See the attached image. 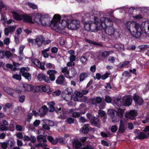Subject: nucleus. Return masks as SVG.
<instances>
[{
  "label": "nucleus",
  "instance_id": "nucleus-9",
  "mask_svg": "<svg viewBox=\"0 0 149 149\" xmlns=\"http://www.w3.org/2000/svg\"><path fill=\"white\" fill-rule=\"evenodd\" d=\"M73 148L74 149H80L82 146L81 142L76 139L72 141Z\"/></svg>",
  "mask_w": 149,
  "mask_h": 149
},
{
  "label": "nucleus",
  "instance_id": "nucleus-44",
  "mask_svg": "<svg viewBox=\"0 0 149 149\" xmlns=\"http://www.w3.org/2000/svg\"><path fill=\"white\" fill-rule=\"evenodd\" d=\"M116 48L117 50L119 52H122L124 50V47L123 45H118Z\"/></svg>",
  "mask_w": 149,
  "mask_h": 149
},
{
  "label": "nucleus",
  "instance_id": "nucleus-42",
  "mask_svg": "<svg viewBox=\"0 0 149 149\" xmlns=\"http://www.w3.org/2000/svg\"><path fill=\"white\" fill-rule=\"evenodd\" d=\"M9 140H7L6 142H4L2 143L1 146L3 149H6L8 147Z\"/></svg>",
  "mask_w": 149,
  "mask_h": 149
},
{
  "label": "nucleus",
  "instance_id": "nucleus-63",
  "mask_svg": "<svg viewBox=\"0 0 149 149\" xmlns=\"http://www.w3.org/2000/svg\"><path fill=\"white\" fill-rule=\"evenodd\" d=\"M25 99V96L24 95L20 96L19 98V101L21 103H23L24 102Z\"/></svg>",
  "mask_w": 149,
  "mask_h": 149
},
{
  "label": "nucleus",
  "instance_id": "nucleus-36",
  "mask_svg": "<svg viewBox=\"0 0 149 149\" xmlns=\"http://www.w3.org/2000/svg\"><path fill=\"white\" fill-rule=\"evenodd\" d=\"M14 89L10 88H7L5 89V92L11 96L13 95V91Z\"/></svg>",
  "mask_w": 149,
  "mask_h": 149
},
{
  "label": "nucleus",
  "instance_id": "nucleus-26",
  "mask_svg": "<svg viewBox=\"0 0 149 149\" xmlns=\"http://www.w3.org/2000/svg\"><path fill=\"white\" fill-rule=\"evenodd\" d=\"M132 99L130 97L127 98L124 101V106H129L132 104Z\"/></svg>",
  "mask_w": 149,
  "mask_h": 149
},
{
  "label": "nucleus",
  "instance_id": "nucleus-28",
  "mask_svg": "<svg viewBox=\"0 0 149 149\" xmlns=\"http://www.w3.org/2000/svg\"><path fill=\"white\" fill-rule=\"evenodd\" d=\"M22 91L19 89L17 90H13V95L12 96L13 97L16 98L20 95V94H21Z\"/></svg>",
  "mask_w": 149,
  "mask_h": 149
},
{
  "label": "nucleus",
  "instance_id": "nucleus-57",
  "mask_svg": "<svg viewBox=\"0 0 149 149\" xmlns=\"http://www.w3.org/2000/svg\"><path fill=\"white\" fill-rule=\"evenodd\" d=\"M84 94V90L82 91V93L80 92H78L77 93L76 95L79 97L80 98L83 96V95Z\"/></svg>",
  "mask_w": 149,
  "mask_h": 149
},
{
  "label": "nucleus",
  "instance_id": "nucleus-40",
  "mask_svg": "<svg viewBox=\"0 0 149 149\" xmlns=\"http://www.w3.org/2000/svg\"><path fill=\"white\" fill-rule=\"evenodd\" d=\"M47 19L46 18L42 17L40 21L41 23H40L39 25H40L43 26H46L47 25V23L46 22V20Z\"/></svg>",
  "mask_w": 149,
  "mask_h": 149
},
{
  "label": "nucleus",
  "instance_id": "nucleus-18",
  "mask_svg": "<svg viewBox=\"0 0 149 149\" xmlns=\"http://www.w3.org/2000/svg\"><path fill=\"white\" fill-rule=\"evenodd\" d=\"M137 112L135 110H131L127 113L128 117L132 120H133L137 115Z\"/></svg>",
  "mask_w": 149,
  "mask_h": 149
},
{
  "label": "nucleus",
  "instance_id": "nucleus-64",
  "mask_svg": "<svg viewBox=\"0 0 149 149\" xmlns=\"http://www.w3.org/2000/svg\"><path fill=\"white\" fill-rule=\"evenodd\" d=\"M143 131L145 132H148V136L149 137V125L146 126L144 129Z\"/></svg>",
  "mask_w": 149,
  "mask_h": 149
},
{
  "label": "nucleus",
  "instance_id": "nucleus-34",
  "mask_svg": "<svg viewBox=\"0 0 149 149\" xmlns=\"http://www.w3.org/2000/svg\"><path fill=\"white\" fill-rule=\"evenodd\" d=\"M70 70L71 72L70 74V77L72 78L74 77L77 74V73L76 70L74 68H72Z\"/></svg>",
  "mask_w": 149,
  "mask_h": 149
},
{
  "label": "nucleus",
  "instance_id": "nucleus-30",
  "mask_svg": "<svg viewBox=\"0 0 149 149\" xmlns=\"http://www.w3.org/2000/svg\"><path fill=\"white\" fill-rule=\"evenodd\" d=\"M40 92H45L48 94L50 92V89H47L46 88V86H40Z\"/></svg>",
  "mask_w": 149,
  "mask_h": 149
},
{
  "label": "nucleus",
  "instance_id": "nucleus-24",
  "mask_svg": "<svg viewBox=\"0 0 149 149\" xmlns=\"http://www.w3.org/2000/svg\"><path fill=\"white\" fill-rule=\"evenodd\" d=\"M37 140L40 142L45 143L47 141L46 136L44 135H38L37 136Z\"/></svg>",
  "mask_w": 149,
  "mask_h": 149
},
{
  "label": "nucleus",
  "instance_id": "nucleus-38",
  "mask_svg": "<svg viewBox=\"0 0 149 149\" xmlns=\"http://www.w3.org/2000/svg\"><path fill=\"white\" fill-rule=\"evenodd\" d=\"M109 53L108 52L105 51L100 53V55L102 57L105 58L109 56Z\"/></svg>",
  "mask_w": 149,
  "mask_h": 149
},
{
  "label": "nucleus",
  "instance_id": "nucleus-23",
  "mask_svg": "<svg viewBox=\"0 0 149 149\" xmlns=\"http://www.w3.org/2000/svg\"><path fill=\"white\" fill-rule=\"evenodd\" d=\"M94 129L91 127L88 124H84V134H87L89 131H94Z\"/></svg>",
  "mask_w": 149,
  "mask_h": 149
},
{
  "label": "nucleus",
  "instance_id": "nucleus-21",
  "mask_svg": "<svg viewBox=\"0 0 149 149\" xmlns=\"http://www.w3.org/2000/svg\"><path fill=\"white\" fill-rule=\"evenodd\" d=\"M90 100L92 102V104H95V103H96L99 104L102 101V99L100 97H96V99L91 98L90 99Z\"/></svg>",
  "mask_w": 149,
  "mask_h": 149
},
{
  "label": "nucleus",
  "instance_id": "nucleus-61",
  "mask_svg": "<svg viewBox=\"0 0 149 149\" xmlns=\"http://www.w3.org/2000/svg\"><path fill=\"white\" fill-rule=\"evenodd\" d=\"M43 80L47 83H49L50 81V79L49 77H48L47 76L45 75L43 79Z\"/></svg>",
  "mask_w": 149,
  "mask_h": 149
},
{
  "label": "nucleus",
  "instance_id": "nucleus-12",
  "mask_svg": "<svg viewBox=\"0 0 149 149\" xmlns=\"http://www.w3.org/2000/svg\"><path fill=\"white\" fill-rule=\"evenodd\" d=\"M32 62L38 67L42 70H45V68L44 67V64H42L38 59H35Z\"/></svg>",
  "mask_w": 149,
  "mask_h": 149
},
{
  "label": "nucleus",
  "instance_id": "nucleus-49",
  "mask_svg": "<svg viewBox=\"0 0 149 149\" xmlns=\"http://www.w3.org/2000/svg\"><path fill=\"white\" fill-rule=\"evenodd\" d=\"M66 121L69 124H71L74 123V119L72 118H69L66 120Z\"/></svg>",
  "mask_w": 149,
  "mask_h": 149
},
{
  "label": "nucleus",
  "instance_id": "nucleus-50",
  "mask_svg": "<svg viewBox=\"0 0 149 149\" xmlns=\"http://www.w3.org/2000/svg\"><path fill=\"white\" fill-rule=\"evenodd\" d=\"M47 51V50L46 49H45L42 51V55L45 58H47L49 57V54L46 52Z\"/></svg>",
  "mask_w": 149,
  "mask_h": 149
},
{
  "label": "nucleus",
  "instance_id": "nucleus-48",
  "mask_svg": "<svg viewBox=\"0 0 149 149\" xmlns=\"http://www.w3.org/2000/svg\"><path fill=\"white\" fill-rule=\"evenodd\" d=\"M5 56L7 58H9L13 56V54L10 52L7 51L5 52Z\"/></svg>",
  "mask_w": 149,
  "mask_h": 149
},
{
  "label": "nucleus",
  "instance_id": "nucleus-39",
  "mask_svg": "<svg viewBox=\"0 0 149 149\" xmlns=\"http://www.w3.org/2000/svg\"><path fill=\"white\" fill-rule=\"evenodd\" d=\"M13 74L12 76L13 78L19 81L21 80V74Z\"/></svg>",
  "mask_w": 149,
  "mask_h": 149
},
{
  "label": "nucleus",
  "instance_id": "nucleus-14",
  "mask_svg": "<svg viewBox=\"0 0 149 149\" xmlns=\"http://www.w3.org/2000/svg\"><path fill=\"white\" fill-rule=\"evenodd\" d=\"M93 118L90 121L91 123L93 125H94L95 126L99 127H100V121L98 118L94 116L93 117Z\"/></svg>",
  "mask_w": 149,
  "mask_h": 149
},
{
  "label": "nucleus",
  "instance_id": "nucleus-56",
  "mask_svg": "<svg viewBox=\"0 0 149 149\" xmlns=\"http://www.w3.org/2000/svg\"><path fill=\"white\" fill-rule=\"evenodd\" d=\"M148 45H143L139 46V47L141 51L143 50L144 49H146L148 48Z\"/></svg>",
  "mask_w": 149,
  "mask_h": 149
},
{
  "label": "nucleus",
  "instance_id": "nucleus-19",
  "mask_svg": "<svg viewBox=\"0 0 149 149\" xmlns=\"http://www.w3.org/2000/svg\"><path fill=\"white\" fill-rule=\"evenodd\" d=\"M12 14L13 18L15 19L18 21H21L22 19L23 15H20L14 11L12 12Z\"/></svg>",
  "mask_w": 149,
  "mask_h": 149
},
{
  "label": "nucleus",
  "instance_id": "nucleus-46",
  "mask_svg": "<svg viewBox=\"0 0 149 149\" xmlns=\"http://www.w3.org/2000/svg\"><path fill=\"white\" fill-rule=\"evenodd\" d=\"M61 93V91L59 90H57L54 91L52 94L54 96H59Z\"/></svg>",
  "mask_w": 149,
  "mask_h": 149
},
{
  "label": "nucleus",
  "instance_id": "nucleus-11",
  "mask_svg": "<svg viewBox=\"0 0 149 149\" xmlns=\"http://www.w3.org/2000/svg\"><path fill=\"white\" fill-rule=\"evenodd\" d=\"M15 29L14 26H10L7 28H5L4 29V34L6 36H8L9 33H13Z\"/></svg>",
  "mask_w": 149,
  "mask_h": 149
},
{
  "label": "nucleus",
  "instance_id": "nucleus-17",
  "mask_svg": "<svg viewBox=\"0 0 149 149\" xmlns=\"http://www.w3.org/2000/svg\"><path fill=\"white\" fill-rule=\"evenodd\" d=\"M108 113L112 119H114L117 117L116 111L113 109H110L108 111Z\"/></svg>",
  "mask_w": 149,
  "mask_h": 149
},
{
  "label": "nucleus",
  "instance_id": "nucleus-20",
  "mask_svg": "<svg viewBox=\"0 0 149 149\" xmlns=\"http://www.w3.org/2000/svg\"><path fill=\"white\" fill-rule=\"evenodd\" d=\"M68 53L70 54L69 58L70 61H75L76 59V56L74 51L72 50H70L68 51Z\"/></svg>",
  "mask_w": 149,
  "mask_h": 149
},
{
  "label": "nucleus",
  "instance_id": "nucleus-8",
  "mask_svg": "<svg viewBox=\"0 0 149 149\" xmlns=\"http://www.w3.org/2000/svg\"><path fill=\"white\" fill-rule=\"evenodd\" d=\"M133 100L136 105L140 106L143 104L144 102L142 98L136 94L134 96Z\"/></svg>",
  "mask_w": 149,
  "mask_h": 149
},
{
  "label": "nucleus",
  "instance_id": "nucleus-47",
  "mask_svg": "<svg viewBox=\"0 0 149 149\" xmlns=\"http://www.w3.org/2000/svg\"><path fill=\"white\" fill-rule=\"evenodd\" d=\"M112 100L111 98L109 96L106 95L105 97V101L107 103H110Z\"/></svg>",
  "mask_w": 149,
  "mask_h": 149
},
{
  "label": "nucleus",
  "instance_id": "nucleus-59",
  "mask_svg": "<svg viewBox=\"0 0 149 149\" xmlns=\"http://www.w3.org/2000/svg\"><path fill=\"white\" fill-rule=\"evenodd\" d=\"M58 48L56 47H53L51 49V52L52 53H56L58 51Z\"/></svg>",
  "mask_w": 149,
  "mask_h": 149
},
{
  "label": "nucleus",
  "instance_id": "nucleus-27",
  "mask_svg": "<svg viewBox=\"0 0 149 149\" xmlns=\"http://www.w3.org/2000/svg\"><path fill=\"white\" fill-rule=\"evenodd\" d=\"M115 102L117 105L119 107L124 105V101H123V100L118 98L116 100Z\"/></svg>",
  "mask_w": 149,
  "mask_h": 149
},
{
  "label": "nucleus",
  "instance_id": "nucleus-3",
  "mask_svg": "<svg viewBox=\"0 0 149 149\" xmlns=\"http://www.w3.org/2000/svg\"><path fill=\"white\" fill-rule=\"evenodd\" d=\"M65 22L68 28L71 30H76L79 27V21L77 20H68Z\"/></svg>",
  "mask_w": 149,
  "mask_h": 149
},
{
  "label": "nucleus",
  "instance_id": "nucleus-55",
  "mask_svg": "<svg viewBox=\"0 0 149 149\" xmlns=\"http://www.w3.org/2000/svg\"><path fill=\"white\" fill-rule=\"evenodd\" d=\"M118 130V127L116 125L112 126L111 127V132H115Z\"/></svg>",
  "mask_w": 149,
  "mask_h": 149
},
{
  "label": "nucleus",
  "instance_id": "nucleus-58",
  "mask_svg": "<svg viewBox=\"0 0 149 149\" xmlns=\"http://www.w3.org/2000/svg\"><path fill=\"white\" fill-rule=\"evenodd\" d=\"M0 129L1 130L5 131L7 130L8 128L6 125L1 124L0 125Z\"/></svg>",
  "mask_w": 149,
  "mask_h": 149
},
{
  "label": "nucleus",
  "instance_id": "nucleus-45",
  "mask_svg": "<svg viewBox=\"0 0 149 149\" xmlns=\"http://www.w3.org/2000/svg\"><path fill=\"white\" fill-rule=\"evenodd\" d=\"M38 111L40 113V116L41 117L44 116L47 112V111L40 108L39 109Z\"/></svg>",
  "mask_w": 149,
  "mask_h": 149
},
{
  "label": "nucleus",
  "instance_id": "nucleus-43",
  "mask_svg": "<svg viewBox=\"0 0 149 149\" xmlns=\"http://www.w3.org/2000/svg\"><path fill=\"white\" fill-rule=\"evenodd\" d=\"M1 20L3 21V25H5L7 21V17L6 16L3 14H1Z\"/></svg>",
  "mask_w": 149,
  "mask_h": 149
},
{
  "label": "nucleus",
  "instance_id": "nucleus-2",
  "mask_svg": "<svg viewBox=\"0 0 149 149\" xmlns=\"http://www.w3.org/2000/svg\"><path fill=\"white\" fill-rule=\"evenodd\" d=\"M94 22L91 21V23L90 32H96L99 30H102L103 29L102 21L100 20L97 17H94Z\"/></svg>",
  "mask_w": 149,
  "mask_h": 149
},
{
  "label": "nucleus",
  "instance_id": "nucleus-60",
  "mask_svg": "<svg viewBox=\"0 0 149 149\" xmlns=\"http://www.w3.org/2000/svg\"><path fill=\"white\" fill-rule=\"evenodd\" d=\"M72 116L74 118H76L79 117L80 116V115L78 112H74L72 113Z\"/></svg>",
  "mask_w": 149,
  "mask_h": 149
},
{
  "label": "nucleus",
  "instance_id": "nucleus-29",
  "mask_svg": "<svg viewBox=\"0 0 149 149\" xmlns=\"http://www.w3.org/2000/svg\"><path fill=\"white\" fill-rule=\"evenodd\" d=\"M91 21H89L88 22H84V29L90 31L91 30Z\"/></svg>",
  "mask_w": 149,
  "mask_h": 149
},
{
  "label": "nucleus",
  "instance_id": "nucleus-4",
  "mask_svg": "<svg viewBox=\"0 0 149 149\" xmlns=\"http://www.w3.org/2000/svg\"><path fill=\"white\" fill-rule=\"evenodd\" d=\"M27 41L30 46H33L34 44H37L38 46L40 47L42 45V42L43 41V36L42 35H40L34 39H28Z\"/></svg>",
  "mask_w": 149,
  "mask_h": 149
},
{
  "label": "nucleus",
  "instance_id": "nucleus-1",
  "mask_svg": "<svg viewBox=\"0 0 149 149\" xmlns=\"http://www.w3.org/2000/svg\"><path fill=\"white\" fill-rule=\"evenodd\" d=\"M125 29L130 31L133 37L139 38L143 33L146 35V31L145 24L128 22L125 23Z\"/></svg>",
  "mask_w": 149,
  "mask_h": 149
},
{
  "label": "nucleus",
  "instance_id": "nucleus-41",
  "mask_svg": "<svg viewBox=\"0 0 149 149\" xmlns=\"http://www.w3.org/2000/svg\"><path fill=\"white\" fill-rule=\"evenodd\" d=\"M99 114L100 116L104 117V119L105 120L107 118L105 112L103 110H99Z\"/></svg>",
  "mask_w": 149,
  "mask_h": 149
},
{
  "label": "nucleus",
  "instance_id": "nucleus-5",
  "mask_svg": "<svg viewBox=\"0 0 149 149\" xmlns=\"http://www.w3.org/2000/svg\"><path fill=\"white\" fill-rule=\"evenodd\" d=\"M61 17L58 15L55 14L53 19L51 22V26L53 27H56L57 29H60V24L62 25L60 23Z\"/></svg>",
  "mask_w": 149,
  "mask_h": 149
},
{
  "label": "nucleus",
  "instance_id": "nucleus-32",
  "mask_svg": "<svg viewBox=\"0 0 149 149\" xmlns=\"http://www.w3.org/2000/svg\"><path fill=\"white\" fill-rule=\"evenodd\" d=\"M124 111L123 109H118V111H116V115L117 117H122L124 113Z\"/></svg>",
  "mask_w": 149,
  "mask_h": 149
},
{
  "label": "nucleus",
  "instance_id": "nucleus-15",
  "mask_svg": "<svg viewBox=\"0 0 149 149\" xmlns=\"http://www.w3.org/2000/svg\"><path fill=\"white\" fill-rule=\"evenodd\" d=\"M22 19L24 22H29L31 24H33L34 22L32 21V18L31 17L27 15H23Z\"/></svg>",
  "mask_w": 149,
  "mask_h": 149
},
{
  "label": "nucleus",
  "instance_id": "nucleus-37",
  "mask_svg": "<svg viewBox=\"0 0 149 149\" xmlns=\"http://www.w3.org/2000/svg\"><path fill=\"white\" fill-rule=\"evenodd\" d=\"M42 17L39 16H36L33 19L34 21L37 23L38 24H39L40 23V21H41V19Z\"/></svg>",
  "mask_w": 149,
  "mask_h": 149
},
{
  "label": "nucleus",
  "instance_id": "nucleus-54",
  "mask_svg": "<svg viewBox=\"0 0 149 149\" xmlns=\"http://www.w3.org/2000/svg\"><path fill=\"white\" fill-rule=\"evenodd\" d=\"M110 73L107 72L104 74L102 75L101 76V78L103 80H104L107 78L109 76V75L110 74Z\"/></svg>",
  "mask_w": 149,
  "mask_h": 149
},
{
  "label": "nucleus",
  "instance_id": "nucleus-25",
  "mask_svg": "<svg viewBox=\"0 0 149 149\" xmlns=\"http://www.w3.org/2000/svg\"><path fill=\"white\" fill-rule=\"evenodd\" d=\"M125 131V125L122 120L120 121V126L118 132L120 134L123 133Z\"/></svg>",
  "mask_w": 149,
  "mask_h": 149
},
{
  "label": "nucleus",
  "instance_id": "nucleus-33",
  "mask_svg": "<svg viewBox=\"0 0 149 149\" xmlns=\"http://www.w3.org/2000/svg\"><path fill=\"white\" fill-rule=\"evenodd\" d=\"M26 5L29 6V8L33 10L36 9L38 8V6L37 5H35L34 3L30 2H28L26 3Z\"/></svg>",
  "mask_w": 149,
  "mask_h": 149
},
{
  "label": "nucleus",
  "instance_id": "nucleus-31",
  "mask_svg": "<svg viewBox=\"0 0 149 149\" xmlns=\"http://www.w3.org/2000/svg\"><path fill=\"white\" fill-rule=\"evenodd\" d=\"M22 75L29 81H30L31 79V74L28 72L24 73Z\"/></svg>",
  "mask_w": 149,
  "mask_h": 149
},
{
  "label": "nucleus",
  "instance_id": "nucleus-13",
  "mask_svg": "<svg viewBox=\"0 0 149 149\" xmlns=\"http://www.w3.org/2000/svg\"><path fill=\"white\" fill-rule=\"evenodd\" d=\"M22 87L25 92L31 91L33 89V86L29 84H22Z\"/></svg>",
  "mask_w": 149,
  "mask_h": 149
},
{
  "label": "nucleus",
  "instance_id": "nucleus-53",
  "mask_svg": "<svg viewBox=\"0 0 149 149\" xmlns=\"http://www.w3.org/2000/svg\"><path fill=\"white\" fill-rule=\"evenodd\" d=\"M24 47L25 46L24 45H20L19 47V54H22V55H23V52Z\"/></svg>",
  "mask_w": 149,
  "mask_h": 149
},
{
  "label": "nucleus",
  "instance_id": "nucleus-7",
  "mask_svg": "<svg viewBox=\"0 0 149 149\" xmlns=\"http://www.w3.org/2000/svg\"><path fill=\"white\" fill-rule=\"evenodd\" d=\"M56 83L61 86H65L67 84L64 77L62 75H59L56 80Z\"/></svg>",
  "mask_w": 149,
  "mask_h": 149
},
{
  "label": "nucleus",
  "instance_id": "nucleus-52",
  "mask_svg": "<svg viewBox=\"0 0 149 149\" xmlns=\"http://www.w3.org/2000/svg\"><path fill=\"white\" fill-rule=\"evenodd\" d=\"M44 76L45 75L42 74H38L37 77L40 81H42L43 79Z\"/></svg>",
  "mask_w": 149,
  "mask_h": 149
},
{
  "label": "nucleus",
  "instance_id": "nucleus-62",
  "mask_svg": "<svg viewBox=\"0 0 149 149\" xmlns=\"http://www.w3.org/2000/svg\"><path fill=\"white\" fill-rule=\"evenodd\" d=\"M5 51L3 50L0 51V58L1 59L4 58Z\"/></svg>",
  "mask_w": 149,
  "mask_h": 149
},
{
  "label": "nucleus",
  "instance_id": "nucleus-22",
  "mask_svg": "<svg viewBox=\"0 0 149 149\" xmlns=\"http://www.w3.org/2000/svg\"><path fill=\"white\" fill-rule=\"evenodd\" d=\"M55 103L53 101L47 103V105L48 106L49 111L50 112H53L54 111V105Z\"/></svg>",
  "mask_w": 149,
  "mask_h": 149
},
{
  "label": "nucleus",
  "instance_id": "nucleus-10",
  "mask_svg": "<svg viewBox=\"0 0 149 149\" xmlns=\"http://www.w3.org/2000/svg\"><path fill=\"white\" fill-rule=\"evenodd\" d=\"M57 73V72L55 70H48L47 72V74L49 75V77L50 80L52 81H54L55 79V74Z\"/></svg>",
  "mask_w": 149,
  "mask_h": 149
},
{
  "label": "nucleus",
  "instance_id": "nucleus-16",
  "mask_svg": "<svg viewBox=\"0 0 149 149\" xmlns=\"http://www.w3.org/2000/svg\"><path fill=\"white\" fill-rule=\"evenodd\" d=\"M147 135L145 134L143 132H141L138 135L134 137V139L135 140L137 139L143 140L147 138Z\"/></svg>",
  "mask_w": 149,
  "mask_h": 149
},
{
  "label": "nucleus",
  "instance_id": "nucleus-51",
  "mask_svg": "<svg viewBox=\"0 0 149 149\" xmlns=\"http://www.w3.org/2000/svg\"><path fill=\"white\" fill-rule=\"evenodd\" d=\"M110 63H113L115 61V58L113 56H109L108 59Z\"/></svg>",
  "mask_w": 149,
  "mask_h": 149
},
{
  "label": "nucleus",
  "instance_id": "nucleus-6",
  "mask_svg": "<svg viewBox=\"0 0 149 149\" xmlns=\"http://www.w3.org/2000/svg\"><path fill=\"white\" fill-rule=\"evenodd\" d=\"M103 24H104L103 26V29L105 33L109 36H111L114 35V33L115 32V29L112 26H107L105 22H103Z\"/></svg>",
  "mask_w": 149,
  "mask_h": 149
},
{
  "label": "nucleus",
  "instance_id": "nucleus-35",
  "mask_svg": "<svg viewBox=\"0 0 149 149\" xmlns=\"http://www.w3.org/2000/svg\"><path fill=\"white\" fill-rule=\"evenodd\" d=\"M29 70V68L27 67H22L19 69V74L22 75V74L26 72L25 71L28 72Z\"/></svg>",
  "mask_w": 149,
  "mask_h": 149
}]
</instances>
